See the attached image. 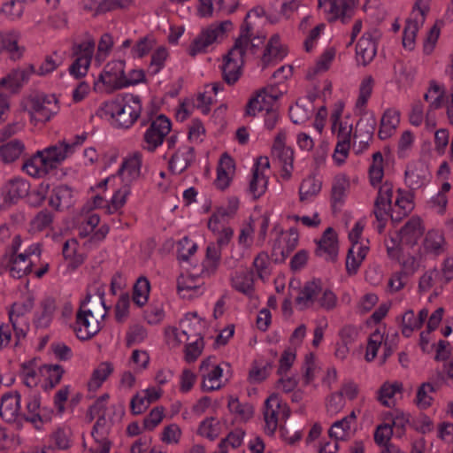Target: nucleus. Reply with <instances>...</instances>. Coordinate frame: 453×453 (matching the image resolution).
<instances>
[{"label": "nucleus", "instance_id": "f257e3e1", "mask_svg": "<svg viewBox=\"0 0 453 453\" xmlns=\"http://www.w3.org/2000/svg\"><path fill=\"white\" fill-rule=\"evenodd\" d=\"M104 110L114 120L115 126L129 128L139 118L142 111L139 96L127 94L118 96L104 104Z\"/></svg>", "mask_w": 453, "mask_h": 453}, {"label": "nucleus", "instance_id": "f03ea898", "mask_svg": "<svg viewBox=\"0 0 453 453\" xmlns=\"http://www.w3.org/2000/svg\"><path fill=\"white\" fill-rule=\"evenodd\" d=\"M24 109L27 111L33 123H45L59 111L58 101L54 95L34 92L24 100Z\"/></svg>", "mask_w": 453, "mask_h": 453}, {"label": "nucleus", "instance_id": "7ed1b4c3", "mask_svg": "<svg viewBox=\"0 0 453 453\" xmlns=\"http://www.w3.org/2000/svg\"><path fill=\"white\" fill-rule=\"evenodd\" d=\"M232 28V23L226 20L214 23L203 28L200 34L194 39L188 49V54L192 57L203 53L206 49L215 42H221L228 30Z\"/></svg>", "mask_w": 453, "mask_h": 453}, {"label": "nucleus", "instance_id": "20e7f679", "mask_svg": "<svg viewBox=\"0 0 453 453\" xmlns=\"http://www.w3.org/2000/svg\"><path fill=\"white\" fill-rule=\"evenodd\" d=\"M34 304L35 299L29 296L22 302L13 303L8 311L9 320L14 331L15 346L19 345L20 340L26 337L29 330L27 315L34 308Z\"/></svg>", "mask_w": 453, "mask_h": 453}, {"label": "nucleus", "instance_id": "39448f33", "mask_svg": "<svg viewBox=\"0 0 453 453\" xmlns=\"http://www.w3.org/2000/svg\"><path fill=\"white\" fill-rule=\"evenodd\" d=\"M95 46V40L91 37H88L81 42L73 44L72 55L75 57V60L69 67L71 75L80 79L87 74L91 64Z\"/></svg>", "mask_w": 453, "mask_h": 453}, {"label": "nucleus", "instance_id": "423d86ee", "mask_svg": "<svg viewBox=\"0 0 453 453\" xmlns=\"http://www.w3.org/2000/svg\"><path fill=\"white\" fill-rule=\"evenodd\" d=\"M171 131V121L161 114L151 121L143 134L142 147L149 152H154Z\"/></svg>", "mask_w": 453, "mask_h": 453}, {"label": "nucleus", "instance_id": "0eeeda50", "mask_svg": "<svg viewBox=\"0 0 453 453\" xmlns=\"http://www.w3.org/2000/svg\"><path fill=\"white\" fill-rule=\"evenodd\" d=\"M280 415L282 419H288L290 416V410L286 404L281 403L277 394H272L265 402L264 419L266 434L270 435L274 434L278 427Z\"/></svg>", "mask_w": 453, "mask_h": 453}, {"label": "nucleus", "instance_id": "6e6552de", "mask_svg": "<svg viewBox=\"0 0 453 453\" xmlns=\"http://www.w3.org/2000/svg\"><path fill=\"white\" fill-rule=\"evenodd\" d=\"M246 50L234 46L223 57V64L220 67L222 79L228 85H234L241 77L242 66L244 64Z\"/></svg>", "mask_w": 453, "mask_h": 453}, {"label": "nucleus", "instance_id": "1a4fd4ad", "mask_svg": "<svg viewBox=\"0 0 453 453\" xmlns=\"http://www.w3.org/2000/svg\"><path fill=\"white\" fill-rule=\"evenodd\" d=\"M428 7L422 4V0H417L411 12L412 18L406 21L403 33V46L409 50H413L418 28L425 22Z\"/></svg>", "mask_w": 453, "mask_h": 453}, {"label": "nucleus", "instance_id": "9d476101", "mask_svg": "<svg viewBox=\"0 0 453 453\" xmlns=\"http://www.w3.org/2000/svg\"><path fill=\"white\" fill-rule=\"evenodd\" d=\"M287 133L280 130L274 138L272 147V157L277 159L282 167L283 178H289L293 171L294 150L286 145Z\"/></svg>", "mask_w": 453, "mask_h": 453}, {"label": "nucleus", "instance_id": "9b49d317", "mask_svg": "<svg viewBox=\"0 0 453 453\" xmlns=\"http://www.w3.org/2000/svg\"><path fill=\"white\" fill-rule=\"evenodd\" d=\"M273 87L263 88L250 97L245 107L247 116L255 117L258 112L267 111L276 106L278 95Z\"/></svg>", "mask_w": 453, "mask_h": 453}, {"label": "nucleus", "instance_id": "f8f14e48", "mask_svg": "<svg viewBox=\"0 0 453 453\" xmlns=\"http://www.w3.org/2000/svg\"><path fill=\"white\" fill-rule=\"evenodd\" d=\"M88 313L85 311V305H80L76 312L75 323L73 325V331L76 336L82 341L91 339L102 328V323L94 318L88 321Z\"/></svg>", "mask_w": 453, "mask_h": 453}, {"label": "nucleus", "instance_id": "ddd939ff", "mask_svg": "<svg viewBox=\"0 0 453 453\" xmlns=\"http://www.w3.org/2000/svg\"><path fill=\"white\" fill-rule=\"evenodd\" d=\"M315 255L327 262H335L338 256L339 246L337 234L333 227H327L321 238L316 242Z\"/></svg>", "mask_w": 453, "mask_h": 453}, {"label": "nucleus", "instance_id": "4468645a", "mask_svg": "<svg viewBox=\"0 0 453 453\" xmlns=\"http://www.w3.org/2000/svg\"><path fill=\"white\" fill-rule=\"evenodd\" d=\"M318 6L324 9L329 22L341 19L342 23H347L354 12L346 0H319Z\"/></svg>", "mask_w": 453, "mask_h": 453}, {"label": "nucleus", "instance_id": "2eb2a0df", "mask_svg": "<svg viewBox=\"0 0 453 453\" xmlns=\"http://www.w3.org/2000/svg\"><path fill=\"white\" fill-rule=\"evenodd\" d=\"M269 159L266 157H259L254 165L249 185V192L254 199L259 198L266 191L268 180L264 173V169L269 168Z\"/></svg>", "mask_w": 453, "mask_h": 453}, {"label": "nucleus", "instance_id": "dca6fc26", "mask_svg": "<svg viewBox=\"0 0 453 453\" xmlns=\"http://www.w3.org/2000/svg\"><path fill=\"white\" fill-rule=\"evenodd\" d=\"M125 74V61L115 60L109 62L104 68V71L98 76L96 81L94 82L95 87H97L99 82L104 85L114 88H121L120 83Z\"/></svg>", "mask_w": 453, "mask_h": 453}, {"label": "nucleus", "instance_id": "f3484780", "mask_svg": "<svg viewBox=\"0 0 453 453\" xmlns=\"http://www.w3.org/2000/svg\"><path fill=\"white\" fill-rule=\"evenodd\" d=\"M195 150L191 146L179 147L168 161L169 171L173 174H180L195 161Z\"/></svg>", "mask_w": 453, "mask_h": 453}, {"label": "nucleus", "instance_id": "a211bd4d", "mask_svg": "<svg viewBox=\"0 0 453 453\" xmlns=\"http://www.w3.org/2000/svg\"><path fill=\"white\" fill-rule=\"evenodd\" d=\"M45 159V164L50 172L56 169L58 165L65 159L69 153H72V145L65 142H58L53 146L39 151Z\"/></svg>", "mask_w": 453, "mask_h": 453}, {"label": "nucleus", "instance_id": "6ab92c4d", "mask_svg": "<svg viewBox=\"0 0 453 453\" xmlns=\"http://www.w3.org/2000/svg\"><path fill=\"white\" fill-rule=\"evenodd\" d=\"M81 305H85V311L101 323L106 317L110 309L106 306L104 302V292L100 289L97 290L95 296L87 294L86 298L81 303Z\"/></svg>", "mask_w": 453, "mask_h": 453}, {"label": "nucleus", "instance_id": "aec40b11", "mask_svg": "<svg viewBox=\"0 0 453 453\" xmlns=\"http://www.w3.org/2000/svg\"><path fill=\"white\" fill-rule=\"evenodd\" d=\"M20 395L19 392H8L2 395L0 403V417L6 422H14L20 409Z\"/></svg>", "mask_w": 453, "mask_h": 453}, {"label": "nucleus", "instance_id": "412c9836", "mask_svg": "<svg viewBox=\"0 0 453 453\" xmlns=\"http://www.w3.org/2000/svg\"><path fill=\"white\" fill-rule=\"evenodd\" d=\"M377 47L370 33L364 34L356 45V58L358 64L365 66L376 56Z\"/></svg>", "mask_w": 453, "mask_h": 453}, {"label": "nucleus", "instance_id": "4be33fe9", "mask_svg": "<svg viewBox=\"0 0 453 453\" xmlns=\"http://www.w3.org/2000/svg\"><path fill=\"white\" fill-rule=\"evenodd\" d=\"M35 73V65H28L23 69L12 70L6 77L0 80V86L12 92H16L23 84L27 83L31 74Z\"/></svg>", "mask_w": 453, "mask_h": 453}, {"label": "nucleus", "instance_id": "5701e85b", "mask_svg": "<svg viewBox=\"0 0 453 453\" xmlns=\"http://www.w3.org/2000/svg\"><path fill=\"white\" fill-rule=\"evenodd\" d=\"M445 380L441 372H437L434 383L425 382L420 385L416 395V403L421 409H426L432 404L433 397L428 393L435 392L444 383Z\"/></svg>", "mask_w": 453, "mask_h": 453}, {"label": "nucleus", "instance_id": "b1692460", "mask_svg": "<svg viewBox=\"0 0 453 453\" xmlns=\"http://www.w3.org/2000/svg\"><path fill=\"white\" fill-rule=\"evenodd\" d=\"M142 154L139 151L134 152L125 158L118 171V174L127 181L137 180L141 175Z\"/></svg>", "mask_w": 453, "mask_h": 453}, {"label": "nucleus", "instance_id": "393cba45", "mask_svg": "<svg viewBox=\"0 0 453 453\" xmlns=\"http://www.w3.org/2000/svg\"><path fill=\"white\" fill-rule=\"evenodd\" d=\"M400 124V112L395 109H387L380 119L378 136L380 140L391 137Z\"/></svg>", "mask_w": 453, "mask_h": 453}, {"label": "nucleus", "instance_id": "a878e982", "mask_svg": "<svg viewBox=\"0 0 453 453\" xmlns=\"http://www.w3.org/2000/svg\"><path fill=\"white\" fill-rule=\"evenodd\" d=\"M234 168V160L227 154H223L217 167V178L215 185L219 189H226L231 181L230 174Z\"/></svg>", "mask_w": 453, "mask_h": 453}, {"label": "nucleus", "instance_id": "bb28decb", "mask_svg": "<svg viewBox=\"0 0 453 453\" xmlns=\"http://www.w3.org/2000/svg\"><path fill=\"white\" fill-rule=\"evenodd\" d=\"M73 204V190L66 185H59L53 188L49 199V205L56 211L61 207H70Z\"/></svg>", "mask_w": 453, "mask_h": 453}, {"label": "nucleus", "instance_id": "cd10ccee", "mask_svg": "<svg viewBox=\"0 0 453 453\" xmlns=\"http://www.w3.org/2000/svg\"><path fill=\"white\" fill-rule=\"evenodd\" d=\"M349 188V181L344 175H338L334 178L331 188V203L334 211L344 203L347 191Z\"/></svg>", "mask_w": 453, "mask_h": 453}, {"label": "nucleus", "instance_id": "c85d7f7f", "mask_svg": "<svg viewBox=\"0 0 453 453\" xmlns=\"http://www.w3.org/2000/svg\"><path fill=\"white\" fill-rule=\"evenodd\" d=\"M368 252V247L364 245H352L349 250L346 257V271L349 275H354L357 273L359 266L365 258Z\"/></svg>", "mask_w": 453, "mask_h": 453}, {"label": "nucleus", "instance_id": "c756f323", "mask_svg": "<svg viewBox=\"0 0 453 453\" xmlns=\"http://www.w3.org/2000/svg\"><path fill=\"white\" fill-rule=\"evenodd\" d=\"M40 308L42 311L35 315L34 323L36 327L46 328L50 325L57 309L55 299L51 297L43 299L40 303Z\"/></svg>", "mask_w": 453, "mask_h": 453}, {"label": "nucleus", "instance_id": "7c9ffc66", "mask_svg": "<svg viewBox=\"0 0 453 453\" xmlns=\"http://www.w3.org/2000/svg\"><path fill=\"white\" fill-rule=\"evenodd\" d=\"M321 290L319 281L311 280L306 282L296 298V304L300 305L302 310L309 307Z\"/></svg>", "mask_w": 453, "mask_h": 453}, {"label": "nucleus", "instance_id": "2f4dec72", "mask_svg": "<svg viewBox=\"0 0 453 453\" xmlns=\"http://www.w3.org/2000/svg\"><path fill=\"white\" fill-rule=\"evenodd\" d=\"M32 261L27 259L26 255L20 253L12 256L8 265L10 274L13 278L20 279L32 272Z\"/></svg>", "mask_w": 453, "mask_h": 453}, {"label": "nucleus", "instance_id": "473e14b6", "mask_svg": "<svg viewBox=\"0 0 453 453\" xmlns=\"http://www.w3.org/2000/svg\"><path fill=\"white\" fill-rule=\"evenodd\" d=\"M30 188L27 180L21 178H14L8 181L5 186L6 198L11 202H15L19 198L26 196Z\"/></svg>", "mask_w": 453, "mask_h": 453}, {"label": "nucleus", "instance_id": "72a5a7b5", "mask_svg": "<svg viewBox=\"0 0 453 453\" xmlns=\"http://www.w3.org/2000/svg\"><path fill=\"white\" fill-rule=\"evenodd\" d=\"M41 154L37 151L35 156L27 159L22 165V170L32 177H42L50 173L45 159L42 158Z\"/></svg>", "mask_w": 453, "mask_h": 453}, {"label": "nucleus", "instance_id": "f704fd0d", "mask_svg": "<svg viewBox=\"0 0 453 453\" xmlns=\"http://www.w3.org/2000/svg\"><path fill=\"white\" fill-rule=\"evenodd\" d=\"M231 284L235 290L244 295H251L254 290L253 274L249 271L235 272L231 277Z\"/></svg>", "mask_w": 453, "mask_h": 453}, {"label": "nucleus", "instance_id": "c9c22d12", "mask_svg": "<svg viewBox=\"0 0 453 453\" xmlns=\"http://www.w3.org/2000/svg\"><path fill=\"white\" fill-rule=\"evenodd\" d=\"M112 372L113 365L111 363L102 362L92 372L91 378L88 382V390H97Z\"/></svg>", "mask_w": 453, "mask_h": 453}, {"label": "nucleus", "instance_id": "e433bc0d", "mask_svg": "<svg viewBox=\"0 0 453 453\" xmlns=\"http://www.w3.org/2000/svg\"><path fill=\"white\" fill-rule=\"evenodd\" d=\"M350 133L351 127H342V123L339 124L338 127V142L335 147V159L338 161H343L348 156V152L350 147Z\"/></svg>", "mask_w": 453, "mask_h": 453}, {"label": "nucleus", "instance_id": "4c0bfd02", "mask_svg": "<svg viewBox=\"0 0 453 453\" xmlns=\"http://www.w3.org/2000/svg\"><path fill=\"white\" fill-rule=\"evenodd\" d=\"M322 182L313 176L305 178L299 187V200L305 202L319 195Z\"/></svg>", "mask_w": 453, "mask_h": 453}, {"label": "nucleus", "instance_id": "58836bf2", "mask_svg": "<svg viewBox=\"0 0 453 453\" xmlns=\"http://www.w3.org/2000/svg\"><path fill=\"white\" fill-rule=\"evenodd\" d=\"M19 36L15 33L0 34V52L6 50L12 59H19L23 50L18 46Z\"/></svg>", "mask_w": 453, "mask_h": 453}, {"label": "nucleus", "instance_id": "ea45409f", "mask_svg": "<svg viewBox=\"0 0 453 453\" xmlns=\"http://www.w3.org/2000/svg\"><path fill=\"white\" fill-rule=\"evenodd\" d=\"M25 146L19 140H12L0 147V158L4 163H12L22 154Z\"/></svg>", "mask_w": 453, "mask_h": 453}, {"label": "nucleus", "instance_id": "a19ab883", "mask_svg": "<svg viewBox=\"0 0 453 453\" xmlns=\"http://www.w3.org/2000/svg\"><path fill=\"white\" fill-rule=\"evenodd\" d=\"M38 368V361L33 358L21 364L20 376L24 384L28 388H34L38 384V375L36 370Z\"/></svg>", "mask_w": 453, "mask_h": 453}, {"label": "nucleus", "instance_id": "79ce46f5", "mask_svg": "<svg viewBox=\"0 0 453 453\" xmlns=\"http://www.w3.org/2000/svg\"><path fill=\"white\" fill-rule=\"evenodd\" d=\"M150 290V281L146 277H140L133 288L132 299L134 303L139 307L143 306L149 298Z\"/></svg>", "mask_w": 453, "mask_h": 453}, {"label": "nucleus", "instance_id": "37998d69", "mask_svg": "<svg viewBox=\"0 0 453 453\" xmlns=\"http://www.w3.org/2000/svg\"><path fill=\"white\" fill-rule=\"evenodd\" d=\"M403 391V383L395 381L393 383L385 382L378 392V400L385 406L390 407L393 403L390 401L396 393Z\"/></svg>", "mask_w": 453, "mask_h": 453}, {"label": "nucleus", "instance_id": "c03bdc74", "mask_svg": "<svg viewBox=\"0 0 453 453\" xmlns=\"http://www.w3.org/2000/svg\"><path fill=\"white\" fill-rule=\"evenodd\" d=\"M245 435V432L241 428H236L231 431L227 436L220 441L219 443V449L214 453H227V447L230 446L233 449L239 448Z\"/></svg>", "mask_w": 453, "mask_h": 453}, {"label": "nucleus", "instance_id": "a18cd8bd", "mask_svg": "<svg viewBox=\"0 0 453 453\" xmlns=\"http://www.w3.org/2000/svg\"><path fill=\"white\" fill-rule=\"evenodd\" d=\"M197 433L210 441H214L220 434V423L213 417L207 418L200 423Z\"/></svg>", "mask_w": 453, "mask_h": 453}, {"label": "nucleus", "instance_id": "49530a36", "mask_svg": "<svg viewBox=\"0 0 453 453\" xmlns=\"http://www.w3.org/2000/svg\"><path fill=\"white\" fill-rule=\"evenodd\" d=\"M377 126V119L372 112H367L365 111L364 116L358 120L356 125L355 133L365 134V136L370 135L373 137Z\"/></svg>", "mask_w": 453, "mask_h": 453}, {"label": "nucleus", "instance_id": "de8ad7c7", "mask_svg": "<svg viewBox=\"0 0 453 453\" xmlns=\"http://www.w3.org/2000/svg\"><path fill=\"white\" fill-rule=\"evenodd\" d=\"M227 407L230 412L236 414L243 420H249L254 414V408L251 404L248 403H242L238 398H234L233 396H230Z\"/></svg>", "mask_w": 453, "mask_h": 453}, {"label": "nucleus", "instance_id": "09e8293b", "mask_svg": "<svg viewBox=\"0 0 453 453\" xmlns=\"http://www.w3.org/2000/svg\"><path fill=\"white\" fill-rule=\"evenodd\" d=\"M384 175L383 157L381 152L377 151L372 155V162L369 167V177L371 184L375 187L381 182Z\"/></svg>", "mask_w": 453, "mask_h": 453}, {"label": "nucleus", "instance_id": "8fccbe9b", "mask_svg": "<svg viewBox=\"0 0 453 453\" xmlns=\"http://www.w3.org/2000/svg\"><path fill=\"white\" fill-rule=\"evenodd\" d=\"M40 409V398L37 395H33L29 398L27 403V411L23 415L27 421L33 423L36 429H40L41 426L38 425L42 422V417L39 413Z\"/></svg>", "mask_w": 453, "mask_h": 453}, {"label": "nucleus", "instance_id": "3c124183", "mask_svg": "<svg viewBox=\"0 0 453 453\" xmlns=\"http://www.w3.org/2000/svg\"><path fill=\"white\" fill-rule=\"evenodd\" d=\"M384 341V333L380 329H376L369 337L366 347L365 359L367 362L372 361L376 356L379 348Z\"/></svg>", "mask_w": 453, "mask_h": 453}, {"label": "nucleus", "instance_id": "603ef678", "mask_svg": "<svg viewBox=\"0 0 453 453\" xmlns=\"http://www.w3.org/2000/svg\"><path fill=\"white\" fill-rule=\"evenodd\" d=\"M250 17V12H248L245 16L243 23L240 27V35L236 38L234 46H239V49L247 50L250 37L253 35V26L249 21V18Z\"/></svg>", "mask_w": 453, "mask_h": 453}, {"label": "nucleus", "instance_id": "864d4df0", "mask_svg": "<svg viewBox=\"0 0 453 453\" xmlns=\"http://www.w3.org/2000/svg\"><path fill=\"white\" fill-rule=\"evenodd\" d=\"M54 220V213L47 209L40 211L31 220V227L38 232L51 226Z\"/></svg>", "mask_w": 453, "mask_h": 453}, {"label": "nucleus", "instance_id": "5fc2aeb1", "mask_svg": "<svg viewBox=\"0 0 453 453\" xmlns=\"http://www.w3.org/2000/svg\"><path fill=\"white\" fill-rule=\"evenodd\" d=\"M373 85L374 80L372 76H367L363 79L359 87V96L356 102L357 108L363 109L365 111L367 101L372 95Z\"/></svg>", "mask_w": 453, "mask_h": 453}, {"label": "nucleus", "instance_id": "6e6d98bb", "mask_svg": "<svg viewBox=\"0 0 453 453\" xmlns=\"http://www.w3.org/2000/svg\"><path fill=\"white\" fill-rule=\"evenodd\" d=\"M253 266L256 269L257 276L265 280L271 274L270 258L266 252H260L253 261Z\"/></svg>", "mask_w": 453, "mask_h": 453}, {"label": "nucleus", "instance_id": "4d7b16f0", "mask_svg": "<svg viewBox=\"0 0 453 453\" xmlns=\"http://www.w3.org/2000/svg\"><path fill=\"white\" fill-rule=\"evenodd\" d=\"M273 368V365L267 362L262 366L257 365V362H254L252 368L249 372L248 380L250 383H260L265 380Z\"/></svg>", "mask_w": 453, "mask_h": 453}, {"label": "nucleus", "instance_id": "13d9d810", "mask_svg": "<svg viewBox=\"0 0 453 453\" xmlns=\"http://www.w3.org/2000/svg\"><path fill=\"white\" fill-rule=\"evenodd\" d=\"M196 339L194 342L188 343L185 347V360L188 363L195 362L202 354L203 349V339L197 334Z\"/></svg>", "mask_w": 453, "mask_h": 453}, {"label": "nucleus", "instance_id": "bf43d9fd", "mask_svg": "<svg viewBox=\"0 0 453 453\" xmlns=\"http://www.w3.org/2000/svg\"><path fill=\"white\" fill-rule=\"evenodd\" d=\"M335 55V51L333 49H327L319 58L316 65L313 68H311L309 73L308 76L316 75L319 73L326 72L329 69L330 64L333 61Z\"/></svg>", "mask_w": 453, "mask_h": 453}, {"label": "nucleus", "instance_id": "052dcab7", "mask_svg": "<svg viewBox=\"0 0 453 453\" xmlns=\"http://www.w3.org/2000/svg\"><path fill=\"white\" fill-rule=\"evenodd\" d=\"M393 435V428L389 424L379 425L374 432V441L381 447L390 444V439Z\"/></svg>", "mask_w": 453, "mask_h": 453}, {"label": "nucleus", "instance_id": "680f3d73", "mask_svg": "<svg viewBox=\"0 0 453 453\" xmlns=\"http://www.w3.org/2000/svg\"><path fill=\"white\" fill-rule=\"evenodd\" d=\"M60 63L61 58L58 56L57 51H54L52 55L45 57L44 61L41 64L36 73L41 76L47 75L55 71Z\"/></svg>", "mask_w": 453, "mask_h": 453}, {"label": "nucleus", "instance_id": "e2e57ef3", "mask_svg": "<svg viewBox=\"0 0 453 453\" xmlns=\"http://www.w3.org/2000/svg\"><path fill=\"white\" fill-rule=\"evenodd\" d=\"M154 45L155 41L153 38L144 36L135 43L131 50V53L133 57L142 58L152 50Z\"/></svg>", "mask_w": 453, "mask_h": 453}, {"label": "nucleus", "instance_id": "0e129e2a", "mask_svg": "<svg viewBox=\"0 0 453 453\" xmlns=\"http://www.w3.org/2000/svg\"><path fill=\"white\" fill-rule=\"evenodd\" d=\"M420 328L413 311L409 310L404 312L402 319V334L405 337H410L415 329Z\"/></svg>", "mask_w": 453, "mask_h": 453}, {"label": "nucleus", "instance_id": "69168bd1", "mask_svg": "<svg viewBox=\"0 0 453 453\" xmlns=\"http://www.w3.org/2000/svg\"><path fill=\"white\" fill-rule=\"evenodd\" d=\"M443 242V237L438 232L431 231L428 232L425 241H424V248L426 251L439 253L441 243Z\"/></svg>", "mask_w": 453, "mask_h": 453}, {"label": "nucleus", "instance_id": "338daca9", "mask_svg": "<svg viewBox=\"0 0 453 453\" xmlns=\"http://www.w3.org/2000/svg\"><path fill=\"white\" fill-rule=\"evenodd\" d=\"M164 418V408L157 406L152 409L150 414L143 419V429L153 430Z\"/></svg>", "mask_w": 453, "mask_h": 453}, {"label": "nucleus", "instance_id": "774afa93", "mask_svg": "<svg viewBox=\"0 0 453 453\" xmlns=\"http://www.w3.org/2000/svg\"><path fill=\"white\" fill-rule=\"evenodd\" d=\"M350 430V426L347 420L342 418L341 420L335 421L329 429V436L334 438L336 441L344 440L347 436L348 432Z\"/></svg>", "mask_w": 453, "mask_h": 453}]
</instances>
